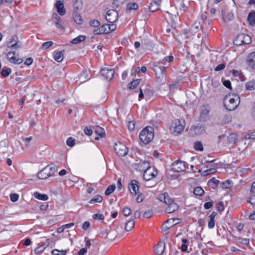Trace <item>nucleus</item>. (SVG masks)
<instances>
[{"instance_id":"obj_1","label":"nucleus","mask_w":255,"mask_h":255,"mask_svg":"<svg viewBox=\"0 0 255 255\" xmlns=\"http://www.w3.org/2000/svg\"><path fill=\"white\" fill-rule=\"evenodd\" d=\"M154 129L152 127L148 126L143 128L139 133L140 140L144 144L150 142L154 137Z\"/></svg>"},{"instance_id":"obj_2","label":"nucleus","mask_w":255,"mask_h":255,"mask_svg":"<svg viewBox=\"0 0 255 255\" xmlns=\"http://www.w3.org/2000/svg\"><path fill=\"white\" fill-rule=\"evenodd\" d=\"M185 125V121L183 119L174 120L170 127L171 131L176 135L181 133L184 129Z\"/></svg>"},{"instance_id":"obj_3","label":"nucleus","mask_w":255,"mask_h":255,"mask_svg":"<svg viewBox=\"0 0 255 255\" xmlns=\"http://www.w3.org/2000/svg\"><path fill=\"white\" fill-rule=\"evenodd\" d=\"M251 42V37L249 35L241 33L237 36L233 42L235 45L240 46L243 44H249Z\"/></svg>"},{"instance_id":"obj_4","label":"nucleus","mask_w":255,"mask_h":255,"mask_svg":"<svg viewBox=\"0 0 255 255\" xmlns=\"http://www.w3.org/2000/svg\"><path fill=\"white\" fill-rule=\"evenodd\" d=\"M114 150L116 153L120 156H125L128 152V148L122 142L116 143L114 145Z\"/></svg>"},{"instance_id":"obj_5","label":"nucleus","mask_w":255,"mask_h":255,"mask_svg":"<svg viewBox=\"0 0 255 255\" xmlns=\"http://www.w3.org/2000/svg\"><path fill=\"white\" fill-rule=\"evenodd\" d=\"M210 107L209 105H204L200 108L199 121L206 122L208 119V114L210 113Z\"/></svg>"},{"instance_id":"obj_6","label":"nucleus","mask_w":255,"mask_h":255,"mask_svg":"<svg viewBox=\"0 0 255 255\" xmlns=\"http://www.w3.org/2000/svg\"><path fill=\"white\" fill-rule=\"evenodd\" d=\"M157 174V170H155L154 168H149L144 170L143 177L146 181H149L151 179L156 177Z\"/></svg>"},{"instance_id":"obj_7","label":"nucleus","mask_w":255,"mask_h":255,"mask_svg":"<svg viewBox=\"0 0 255 255\" xmlns=\"http://www.w3.org/2000/svg\"><path fill=\"white\" fill-rule=\"evenodd\" d=\"M118 17V12L116 10L110 9L107 11L106 19L110 23H114L117 20Z\"/></svg>"},{"instance_id":"obj_8","label":"nucleus","mask_w":255,"mask_h":255,"mask_svg":"<svg viewBox=\"0 0 255 255\" xmlns=\"http://www.w3.org/2000/svg\"><path fill=\"white\" fill-rule=\"evenodd\" d=\"M115 74L113 69L103 68L101 70V76L106 80L110 81L113 79Z\"/></svg>"},{"instance_id":"obj_9","label":"nucleus","mask_w":255,"mask_h":255,"mask_svg":"<svg viewBox=\"0 0 255 255\" xmlns=\"http://www.w3.org/2000/svg\"><path fill=\"white\" fill-rule=\"evenodd\" d=\"M171 167L172 169L176 172L183 171L186 169L185 163L180 160H177L174 162L172 164Z\"/></svg>"},{"instance_id":"obj_10","label":"nucleus","mask_w":255,"mask_h":255,"mask_svg":"<svg viewBox=\"0 0 255 255\" xmlns=\"http://www.w3.org/2000/svg\"><path fill=\"white\" fill-rule=\"evenodd\" d=\"M14 51H10L6 54V58L8 61L15 64H19L23 62V59L20 58H16L15 56Z\"/></svg>"},{"instance_id":"obj_11","label":"nucleus","mask_w":255,"mask_h":255,"mask_svg":"<svg viewBox=\"0 0 255 255\" xmlns=\"http://www.w3.org/2000/svg\"><path fill=\"white\" fill-rule=\"evenodd\" d=\"M8 48L18 49L21 47V44L19 43L18 38L15 35H12L9 41V44L7 45Z\"/></svg>"},{"instance_id":"obj_12","label":"nucleus","mask_w":255,"mask_h":255,"mask_svg":"<svg viewBox=\"0 0 255 255\" xmlns=\"http://www.w3.org/2000/svg\"><path fill=\"white\" fill-rule=\"evenodd\" d=\"M166 69L167 67L164 66H160L156 65L153 66V70L155 72V74L156 78L158 79L163 78L164 72L166 71Z\"/></svg>"},{"instance_id":"obj_13","label":"nucleus","mask_w":255,"mask_h":255,"mask_svg":"<svg viewBox=\"0 0 255 255\" xmlns=\"http://www.w3.org/2000/svg\"><path fill=\"white\" fill-rule=\"evenodd\" d=\"M240 99L239 96H236V99L235 98H231L229 100V104L228 105L225 104L226 108L229 111H233L236 109L239 105V103L237 102L238 100Z\"/></svg>"},{"instance_id":"obj_14","label":"nucleus","mask_w":255,"mask_h":255,"mask_svg":"<svg viewBox=\"0 0 255 255\" xmlns=\"http://www.w3.org/2000/svg\"><path fill=\"white\" fill-rule=\"evenodd\" d=\"M138 182L136 180H132L128 185V189L131 194L136 195L138 191Z\"/></svg>"},{"instance_id":"obj_15","label":"nucleus","mask_w":255,"mask_h":255,"mask_svg":"<svg viewBox=\"0 0 255 255\" xmlns=\"http://www.w3.org/2000/svg\"><path fill=\"white\" fill-rule=\"evenodd\" d=\"M165 247V243L163 241H160L154 247V252L156 255H161L164 251Z\"/></svg>"},{"instance_id":"obj_16","label":"nucleus","mask_w":255,"mask_h":255,"mask_svg":"<svg viewBox=\"0 0 255 255\" xmlns=\"http://www.w3.org/2000/svg\"><path fill=\"white\" fill-rule=\"evenodd\" d=\"M49 166H47L37 173V176L39 179H45L50 176L49 172Z\"/></svg>"},{"instance_id":"obj_17","label":"nucleus","mask_w":255,"mask_h":255,"mask_svg":"<svg viewBox=\"0 0 255 255\" xmlns=\"http://www.w3.org/2000/svg\"><path fill=\"white\" fill-rule=\"evenodd\" d=\"M248 64L253 69H255V52L250 53L247 57Z\"/></svg>"},{"instance_id":"obj_18","label":"nucleus","mask_w":255,"mask_h":255,"mask_svg":"<svg viewBox=\"0 0 255 255\" xmlns=\"http://www.w3.org/2000/svg\"><path fill=\"white\" fill-rule=\"evenodd\" d=\"M179 220L178 219H170L167 220L163 225L162 229L166 231L170 229L172 226L176 225L177 223H174L176 220Z\"/></svg>"},{"instance_id":"obj_19","label":"nucleus","mask_w":255,"mask_h":255,"mask_svg":"<svg viewBox=\"0 0 255 255\" xmlns=\"http://www.w3.org/2000/svg\"><path fill=\"white\" fill-rule=\"evenodd\" d=\"M55 7L60 15H64L65 14L66 9L64 8L63 3L62 1H57L55 4Z\"/></svg>"},{"instance_id":"obj_20","label":"nucleus","mask_w":255,"mask_h":255,"mask_svg":"<svg viewBox=\"0 0 255 255\" xmlns=\"http://www.w3.org/2000/svg\"><path fill=\"white\" fill-rule=\"evenodd\" d=\"M178 208V205L174 203V201H173L168 205L167 207L165 209V212L167 213H171L177 210Z\"/></svg>"},{"instance_id":"obj_21","label":"nucleus","mask_w":255,"mask_h":255,"mask_svg":"<svg viewBox=\"0 0 255 255\" xmlns=\"http://www.w3.org/2000/svg\"><path fill=\"white\" fill-rule=\"evenodd\" d=\"M161 0H154L151 2L149 6V9L150 12H154L159 8Z\"/></svg>"},{"instance_id":"obj_22","label":"nucleus","mask_w":255,"mask_h":255,"mask_svg":"<svg viewBox=\"0 0 255 255\" xmlns=\"http://www.w3.org/2000/svg\"><path fill=\"white\" fill-rule=\"evenodd\" d=\"M195 130V134H200L205 130V127L202 124H198L197 125H194L190 128V130Z\"/></svg>"},{"instance_id":"obj_23","label":"nucleus","mask_w":255,"mask_h":255,"mask_svg":"<svg viewBox=\"0 0 255 255\" xmlns=\"http://www.w3.org/2000/svg\"><path fill=\"white\" fill-rule=\"evenodd\" d=\"M64 52V50L61 51H55L53 54L54 60L58 62H61L63 59Z\"/></svg>"},{"instance_id":"obj_24","label":"nucleus","mask_w":255,"mask_h":255,"mask_svg":"<svg viewBox=\"0 0 255 255\" xmlns=\"http://www.w3.org/2000/svg\"><path fill=\"white\" fill-rule=\"evenodd\" d=\"M73 18L77 24H81L83 23L82 16L76 10L73 11Z\"/></svg>"},{"instance_id":"obj_25","label":"nucleus","mask_w":255,"mask_h":255,"mask_svg":"<svg viewBox=\"0 0 255 255\" xmlns=\"http://www.w3.org/2000/svg\"><path fill=\"white\" fill-rule=\"evenodd\" d=\"M219 181L217 180L215 177L209 180L208 184L212 189H215L218 186Z\"/></svg>"},{"instance_id":"obj_26","label":"nucleus","mask_w":255,"mask_h":255,"mask_svg":"<svg viewBox=\"0 0 255 255\" xmlns=\"http://www.w3.org/2000/svg\"><path fill=\"white\" fill-rule=\"evenodd\" d=\"M248 21L251 25H255V11H252L249 13Z\"/></svg>"},{"instance_id":"obj_27","label":"nucleus","mask_w":255,"mask_h":255,"mask_svg":"<svg viewBox=\"0 0 255 255\" xmlns=\"http://www.w3.org/2000/svg\"><path fill=\"white\" fill-rule=\"evenodd\" d=\"M138 8V4L135 2H129L127 4L126 11L130 12L131 10H136Z\"/></svg>"},{"instance_id":"obj_28","label":"nucleus","mask_w":255,"mask_h":255,"mask_svg":"<svg viewBox=\"0 0 255 255\" xmlns=\"http://www.w3.org/2000/svg\"><path fill=\"white\" fill-rule=\"evenodd\" d=\"M134 226V220H129L126 223L125 229L127 232H129L133 228Z\"/></svg>"},{"instance_id":"obj_29","label":"nucleus","mask_w":255,"mask_h":255,"mask_svg":"<svg viewBox=\"0 0 255 255\" xmlns=\"http://www.w3.org/2000/svg\"><path fill=\"white\" fill-rule=\"evenodd\" d=\"M86 38V37L84 35H79L77 37L74 38L71 42L72 44H77L80 42L84 41Z\"/></svg>"},{"instance_id":"obj_30","label":"nucleus","mask_w":255,"mask_h":255,"mask_svg":"<svg viewBox=\"0 0 255 255\" xmlns=\"http://www.w3.org/2000/svg\"><path fill=\"white\" fill-rule=\"evenodd\" d=\"M34 196L35 198L42 201H46L48 199L47 195L42 194L37 192L34 193Z\"/></svg>"},{"instance_id":"obj_31","label":"nucleus","mask_w":255,"mask_h":255,"mask_svg":"<svg viewBox=\"0 0 255 255\" xmlns=\"http://www.w3.org/2000/svg\"><path fill=\"white\" fill-rule=\"evenodd\" d=\"M246 89L248 90H255V80L250 81L246 84Z\"/></svg>"},{"instance_id":"obj_32","label":"nucleus","mask_w":255,"mask_h":255,"mask_svg":"<svg viewBox=\"0 0 255 255\" xmlns=\"http://www.w3.org/2000/svg\"><path fill=\"white\" fill-rule=\"evenodd\" d=\"M237 135L236 134L232 133L228 137V141L230 143L235 144L237 141Z\"/></svg>"},{"instance_id":"obj_33","label":"nucleus","mask_w":255,"mask_h":255,"mask_svg":"<svg viewBox=\"0 0 255 255\" xmlns=\"http://www.w3.org/2000/svg\"><path fill=\"white\" fill-rule=\"evenodd\" d=\"M139 79L134 80L132 81V82H131L128 84V88L130 90H133V89H135L139 85Z\"/></svg>"},{"instance_id":"obj_34","label":"nucleus","mask_w":255,"mask_h":255,"mask_svg":"<svg viewBox=\"0 0 255 255\" xmlns=\"http://www.w3.org/2000/svg\"><path fill=\"white\" fill-rule=\"evenodd\" d=\"M193 192L196 196H202L204 193V191L201 187H196L194 188Z\"/></svg>"},{"instance_id":"obj_35","label":"nucleus","mask_w":255,"mask_h":255,"mask_svg":"<svg viewBox=\"0 0 255 255\" xmlns=\"http://www.w3.org/2000/svg\"><path fill=\"white\" fill-rule=\"evenodd\" d=\"M139 168H142V170H145L146 169L150 168L149 163L146 161H141L138 164Z\"/></svg>"},{"instance_id":"obj_36","label":"nucleus","mask_w":255,"mask_h":255,"mask_svg":"<svg viewBox=\"0 0 255 255\" xmlns=\"http://www.w3.org/2000/svg\"><path fill=\"white\" fill-rule=\"evenodd\" d=\"M103 201V197L101 195H97L94 198L90 200L89 203L94 204L95 203H101Z\"/></svg>"},{"instance_id":"obj_37","label":"nucleus","mask_w":255,"mask_h":255,"mask_svg":"<svg viewBox=\"0 0 255 255\" xmlns=\"http://www.w3.org/2000/svg\"><path fill=\"white\" fill-rule=\"evenodd\" d=\"M95 132L101 137H104L105 135L104 129L99 126L96 127Z\"/></svg>"},{"instance_id":"obj_38","label":"nucleus","mask_w":255,"mask_h":255,"mask_svg":"<svg viewBox=\"0 0 255 255\" xmlns=\"http://www.w3.org/2000/svg\"><path fill=\"white\" fill-rule=\"evenodd\" d=\"M82 7V3L81 1L76 0L74 3V10H76L77 11L81 10Z\"/></svg>"},{"instance_id":"obj_39","label":"nucleus","mask_w":255,"mask_h":255,"mask_svg":"<svg viewBox=\"0 0 255 255\" xmlns=\"http://www.w3.org/2000/svg\"><path fill=\"white\" fill-rule=\"evenodd\" d=\"M116 186L115 185H110L106 190L105 194L106 195L108 196L110 195L112 193H113L115 190Z\"/></svg>"},{"instance_id":"obj_40","label":"nucleus","mask_w":255,"mask_h":255,"mask_svg":"<svg viewBox=\"0 0 255 255\" xmlns=\"http://www.w3.org/2000/svg\"><path fill=\"white\" fill-rule=\"evenodd\" d=\"M182 245L181 246V250L185 252L187 250L188 246L187 244L189 242V241L186 239H182Z\"/></svg>"},{"instance_id":"obj_41","label":"nucleus","mask_w":255,"mask_h":255,"mask_svg":"<svg viewBox=\"0 0 255 255\" xmlns=\"http://www.w3.org/2000/svg\"><path fill=\"white\" fill-rule=\"evenodd\" d=\"M194 148L196 151H202L203 146L202 143L200 141H196L194 143Z\"/></svg>"},{"instance_id":"obj_42","label":"nucleus","mask_w":255,"mask_h":255,"mask_svg":"<svg viewBox=\"0 0 255 255\" xmlns=\"http://www.w3.org/2000/svg\"><path fill=\"white\" fill-rule=\"evenodd\" d=\"M127 0H114L113 2V6L115 7H119L124 4Z\"/></svg>"},{"instance_id":"obj_43","label":"nucleus","mask_w":255,"mask_h":255,"mask_svg":"<svg viewBox=\"0 0 255 255\" xmlns=\"http://www.w3.org/2000/svg\"><path fill=\"white\" fill-rule=\"evenodd\" d=\"M49 166V172L50 173V176L54 175L55 172L57 170L58 166L55 165H53L50 166V165Z\"/></svg>"},{"instance_id":"obj_44","label":"nucleus","mask_w":255,"mask_h":255,"mask_svg":"<svg viewBox=\"0 0 255 255\" xmlns=\"http://www.w3.org/2000/svg\"><path fill=\"white\" fill-rule=\"evenodd\" d=\"M49 166V172L50 173V176L54 175L55 172L57 170L58 166L55 165H53L50 166V165Z\"/></svg>"},{"instance_id":"obj_45","label":"nucleus","mask_w":255,"mask_h":255,"mask_svg":"<svg viewBox=\"0 0 255 255\" xmlns=\"http://www.w3.org/2000/svg\"><path fill=\"white\" fill-rule=\"evenodd\" d=\"M11 72V69L10 68H6L5 69H2L0 73L1 75L3 77L7 76Z\"/></svg>"},{"instance_id":"obj_46","label":"nucleus","mask_w":255,"mask_h":255,"mask_svg":"<svg viewBox=\"0 0 255 255\" xmlns=\"http://www.w3.org/2000/svg\"><path fill=\"white\" fill-rule=\"evenodd\" d=\"M89 24L91 26H93V27H99L100 25V22L98 20L92 19V20L90 21Z\"/></svg>"},{"instance_id":"obj_47","label":"nucleus","mask_w":255,"mask_h":255,"mask_svg":"<svg viewBox=\"0 0 255 255\" xmlns=\"http://www.w3.org/2000/svg\"><path fill=\"white\" fill-rule=\"evenodd\" d=\"M66 144L68 146L72 147L75 144V139L72 137H69L66 141Z\"/></svg>"},{"instance_id":"obj_48","label":"nucleus","mask_w":255,"mask_h":255,"mask_svg":"<svg viewBox=\"0 0 255 255\" xmlns=\"http://www.w3.org/2000/svg\"><path fill=\"white\" fill-rule=\"evenodd\" d=\"M104 26H100L98 28L95 29L93 31V33L95 35H100L102 34H104Z\"/></svg>"},{"instance_id":"obj_49","label":"nucleus","mask_w":255,"mask_h":255,"mask_svg":"<svg viewBox=\"0 0 255 255\" xmlns=\"http://www.w3.org/2000/svg\"><path fill=\"white\" fill-rule=\"evenodd\" d=\"M53 45V42L52 41H47L43 43L41 45V49H47L50 46H51Z\"/></svg>"},{"instance_id":"obj_50","label":"nucleus","mask_w":255,"mask_h":255,"mask_svg":"<svg viewBox=\"0 0 255 255\" xmlns=\"http://www.w3.org/2000/svg\"><path fill=\"white\" fill-rule=\"evenodd\" d=\"M144 95L146 98L150 99L153 95V91L150 89H146L144 91Z\"/></svg>"},{"instance_id":"obj_51","label":"nucleus","mask_w":255,"mask_h":255,"mask_svg":"<svg viewBox=\"0 0 255 255\" xmlns=\"http://www.w3.org/2000/svg\"><path fill=\"white\" fill-rule=\"evenodd\" d=\"M168 195V194L167 193H164L163 194L159 195V197H158L159 200H160L161 202H163L165 204L166 199L167 198Z\"/></svg>"},{"instance_id":"obj_52","label":"nucleus","mask_w":255,"mask_h":255,"mask_svg":"<svg viewBox=\"0 0 255 255\" xmlns=\"http://www.w3.org/2000/svg\"><path fill=\"white\" fill-rule=\"evenodd\" d=\"M216 209L220 212L223 211L224 210V203L222 201L219 202L217 205Z\"/></svg>"},{"instance_id":"obj_53","label":"nucleus","mask_w":255,"mask_h":255,"mask_svg":"<svg viewBox=\"0 0 255 255\" xmlns=\"http://www.w3.org/2000/svg\"><path fill=\"white\" fill-rule=\"evenodd\" d=\"M232 187V182L229 180L222 183V188L225 189L230 188Z\"/></svg>"},{"instance_id":"obj_54","label":"nucleus","mask_w":255,"mask_h":255,"mask_svg":"<svg viewBox=\"0 0 255 255\" xmlns=\"http://www.w3.org/2000/svg\"><path fill=\"white\" fill-rule=\"evenodd\" d=\"M174 57L173 56H168L164 57V58L161 61V63L164 64L165 62H171L173 60Z\"/></svg>"},{"instance_id":"obj_55","label":"nucleus","mask_w":255,"mask_h":255,"mask_svg":"<svg viewBox=\"0 0 255 255\" xmlns=\"http://www.w3.org/2000/svg\"><path fill=\"white\" fill-rule=\"evenodd\" d=\"M131 211L130 208L126 207L123 209V213L125 216H128L130 215Z\"/></svg>"},{"instance_id":"obj_56","label":"nucleus","mask_w":255,"mask_h":255,"mask_svg":"<svg viewBox=\"0 0 255 255\" xmlns=\"http://www.w3.org/2000/svg\"><path fill=\"white\" fill-rule=\"evenodd\" d=\"M18 195L15 193L11 194L10 195V200L13 202L17 201L18 199Z\"/></svg>"},{"instance_id":"obj_57","label":"nucleus","mask_w":255,"mask_h":255,"mask_svg":"<svg viewBox=\"0 0 255 255\" xmlns=\"http://www.w3.org/2000/svg\"><path fill=\"white\" fill-rule=\"evenodd\" d=\"M152 214H153L152 211L151 210H149L145 211L144 213L143 217L144 218L148 219L152 216Z\"/></svg>"},{"instance_id":"obj_58","label":"nucleus","mask_w":255,"mask_h":255,"mask_svg":"<svg viewBox=\"0 0 255 255\" xmlns=\"http://www.w3.org/2000/svg\"><path fill=\"white\" fill-rule=\"evenodd\" d=\"M88 77V73L86 70H84L80 74V78L82 80L87 79Z\"/></svg>"},{"instance_id":"obj_59","label":"nucleus","mask_w":255,"mask_h":255,"mask_svg":"<svg viewBox=\"0 0 255 255\" xmlns=\"http://www.w3.org/2000/svg\"><path fill=\"white\" fill-rule=\"evenodd\" d=\"M211 166L212 167L208 169L209 174H211L216 173L217 172L216 164H212V165H211Z\"/></svg>"},{"instance_id":"obj_60","label":"nucleus","mask_w":255,"mask_h":255,"mask_svg":"<svg viewBox=\"0 0 255 255\" xmlns=\"http://www.w3.org/2000/svg\"><path fill=\"white\" fill-rule=\"evenodd\" d=\"M209 219L208 227L209 229H213L215 226V220L214 219Z\"/></svg>"},{"instance_id":"obj_61","label":"nucleus","mask_w":255,"mask_h":255,"mask_svg":"<svg viewBox=\"0 0 255 255\" xmlns=\"http://www.w3.org/2000/svg\"><path fill=\"white\" fill-rule=\"evenodd\" d=\"M127 127L128 128V129L130 131H132L135 128V125L133 121H129L128 122Z\"/></svg>"},{"instance_id":"obj_62","label":"nucleus","mask_w":255,"mask_h":255,"mask_svg":"<svg viewBox=\"0 0 255 255\" xmlns=\"http://www.w3.org/2000/svg\"><path fill=\"white\" fill-rule=\"evenodd\" d=\"M56 27L60 30H64V27L63 25L62 21L60 22H54Z\"/></svg>"},{"instance_id":"obj_63","label":"nucleus","mask_w":255,"mask_h":255,"mask_svg":"<svg viewBox=\"0 0 255 255\" xmlns=\"http://www.w3.org/2000/svg\"><path fill=\"white\" fill-rule=\"evenodd\" d=\"M93 218L94 219L102 220L104 219V216L102 214H96L93 215Z\"/></svg>"},{"instance_id":"obj_64","label":"nucleus","mask_w":255,"mask_h":255,"mask_svg":"<svg viewBox=\"0 0 255 255\" xmlns=\"http://www.w3.org/2000/svg\"><path fill=\"white\" fill-rule=\"evenodd\" d=\"M248 202L250 203L252 205H255V195L252 194L250 198L247 200Z\"/></svg>"}]
</instances>
